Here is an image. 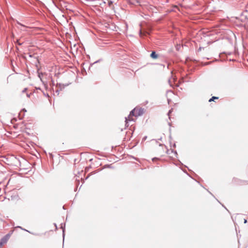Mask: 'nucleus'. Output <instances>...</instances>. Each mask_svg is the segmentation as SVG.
<instances>
[{
  "label": "nucleus",
  "instance_id": "20e7f679",
  "mask_svg": "<svg viewBox=\"0 0 248 248\" xmlns=\"http://www.w3.org/2000/svg\"><path fill=\"white\" fill-rule=\"evenodd\" d=\"M218 99V97H216V96H213L211 98H210L209 100V102H211V101H215V100H217Z\"/></svg>",
  "mask_w": 248,
  "mask_h": 248
},
{
  "label": "nucleus",
  "instance_id": "423d86ee",
  "mask_svg": "<svg viewBox=\"0 0 248 248\" xmlns=\"http://www.w3.org/2000/svg\"><path fill=\"white\" fill-rule=\"evenodd\" d=\"M247 222V220L246 219H244V223H246Z\"/></svg>",
  "mask_w": 248,
  "mask_h": 248
},
{
  "label": "nucleus",
  "instance_id": "0eeeda50",
  "mask_svg": "<svg viewBox=\"0 0 248 248\" xmlns=\"http://www.w3.org/2000/svg\"><path fill=\"white\" fill-rule=\"evenodd\" d=\"M142 31H141L140 30V35H142Z\"/></svg>",
  "mask_w": 248,
  "mask_h": 248
},
{
  "label": "nucleus",
  "instance_id": "f03ea898",
  "mask_svg": "<svg viewBox=\"0 0 248 248\" xmlns=\"http://www.w3.org/2000/svg\"><path fill=\"white\" fill-rule=\"evenodd\" d=\"M133 116H134V115H131V112L130 113L128 116L126 118H125V122L127 123L128 121H133L134 119H133Z\"/></svg>",
  "mask_w": 248,
  "mask_h": 248
},
{
  "label": "nucleus",
  "instance_id": "39448f33",
  "mask_svg": "<svg viewBox=\"0 0 248 248\" xmlns=\"http://www.w3.org/2000/svg\"><path fill=\"white\" fill-rule=\"evenodd\" d=\"M157 159H158V158H153V161H155V160H157Z\"/></svg>",
  "mask_w": 248,
  "mask_h": 248
},
{
  "label": "nucleus",
  "instance_id": "f257e3e1",
  "mask_svg": "<svg viewBox=\"0 0 248 248\" xmlns=\"http://www.w3.org/2000/svg\"><path fill=\"white\" fill-rule=\"evenodd\" d=\"M144 113V109L140 107H137L131 111V115L138 117L142 115Z\"/></svg>",
  "mask_w": 248,
  "mask_h": 248
},
{
  "label": "nucleus",
  "instance_id": "7ed1b4c3",
  "mask_svg": "<svg viewBox=\"0 0 248 248\" xmlns=\"http://www.w3.org/2000/svg\"><path fill=\"white\" fill-rule=\"evenodd\" d=\"M151 57L154 59H157L158 57V56L157 54H156V53L155 51H153L150 55Z\"/></svg>",
  "mask_w": 248,
  "mask_h": 248
}]
</instances>
